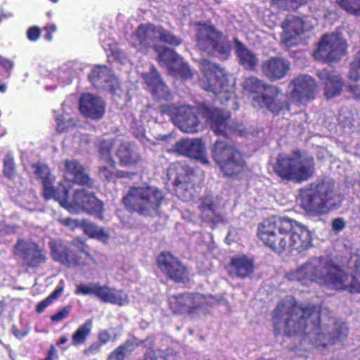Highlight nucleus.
Here are the masks:
<instances>
[{
    "instance_id": "nucleus-1",
    "label": "nucleus",
    "mask_w": 360,
    "mask_h": 360,
    "mask_svg": "<svg viewBox=\"0 0 360 360\" xmlns=\"http://www.w3.org/2000/svg\"><path fill=\"white\" fill-rule=\"evenodd\" d=\"M327 309L316 305L302 307L296 304L292 299L280 302L272 316L276 335L282 333L288 336L299 335L305 336L316 347H325L345 338L348 329L345 323L331 318L332 330L328 326L321 323V314Z\"/></svg>"
},
{
    "instance_id": "nucleus-2",
    "label": "nucleus",
    "mask_w": 360,
    "mask_h": 360,
    "mask_svg": "<svg viewBox=\"0 0 360 360\" xmlns=\"http://www.w3.org/2000/svg\"><path fill=\"white\" fill-rule=\"evenodd\" d=\"M344 248L349 254V259L346 262L341 259L340 262L342 266L354 269V273H347L330 259L320 256L310 258L298 269L288 274V280L299 281L303 285L320 281L331 288L359 293L360 249L353 252V249L346 244H344Z\"/></svg>"
},
{
    "instance_id": "nucleus-3",
    "label": "nucleus",
    "mask_w": 360,
    "mask_h": 360,
    "mask_svg": "<svg viewBox=\"0 0 360 360\" xmlns=\"http://www.w3.org/2000/svg\"><path fill=\"white\" fill-rule=\"evenodd\" d=\"M290 232V239L295 248H308L311 245L312 233L307 226H259L257 236L263 243L274 252H281L286 246L284 237L278 236Z\"/></svg>"
},
{
    "instance_id": "nucleus-4",
    "label": "nucleus",
    "mask_w": 360,
    "mask_h": 360,
    "mask_svg": "<svg viewBox=\"0 0 360 360\" xmlns=\"http://www.w3.org/2000/svg\"><path fill=\"white\" fill-rule=\"evenodd\" d=\"M200 87L212 93L221 104L232 103L236 105V96L225 70L219 65L205 60L202 77L199 81Z\"/></svg>"
},
{
    "instance_id": "nucleus-5",
    "label": "nucleus",
    "mask_w": 360,
    "mask_h": 360,
    "mask_svg": "<svg viewBox=\"0 0 360 360\" xmlns=\"http://www.w3.org/2000/svg\"><path fill=\"white\" fill-rule=\"evenodd\" d=\"M164 200L162 191L155 186H131L123 197L122 202L129 212L149 217L158 212Z\"/></svg>"
},
{
    "instance_id": "nucleus-6",
    "label": "nucleus",
    "mask_w": 360,
    "mask_h": 360,
    "mask_svg": "<svg viewBox=\"0 0 360 360\" xmlns=\"http://www.w3.org/2000/svg\"><path fill=\"white\" fill-rule=\"evenodd\" d=\"M71 185L68 181L59 184V191L54 200L70 210H83L94 214L96 218L103 219V203L96 195L85 189L74 191L72 196L70 195Z\"/></svg>"
},
{
    "instance_id": "nucleus-7",
    "label": "nucleus",
    "mask_w": 360,
    "mask_h": 360,
    "mask_svg": "<svg viewBox=\"0 0 360 360\" xmlns=\"http://www.w3.org/2000/svg\"><path fill=\"white\" fill-rule=\"evenodd\" d=\"M211 155L225 176L237 177L246 167L242 152L226 141L217 140L212 146Z\"/></svg>"
},
{
    "instance_id": "nucleus-8",
    "label": "nucleus",
    "mask_w": 360,
    "mask_h": 360,
    "mask_svg": "<svg viewBox=\"0 0 360 360\" xmlns=\"http://www.w3.org/2000/svg\"><path fill=\"white\" fill-rule=\"evenodd\" d=\"M335 182L323 179L317 184L315 189H306L300 193L301 206L307 212L320 214L336 205Z\"/></svg>"
},
{
    "instance_id": "nucleus-9",
    "label": "nucleus",
    "mask_w": 360,
    "mask_h": 360,
    "mask_svg": "<svg viewBox=\"0 0 360 360\" xmlns=\"http://www.w3.org/2000/svg\"><path fill=\"white\" fill-rule=\"evenodd\" d=\"M196 27V43L199 49L221 58H227L230 48L223 40L222 32L210 22H198Z\"/></svg>"
},
{
    "instance_id": "nucleus-10",
    "label": "nucleus",
    "mask_w": 360,
    "mask_h": 360,
    "mask_svg": "<svg viewBox=\"0 0 360 360\" xmlns=\"http://www.w3.org/2000/svg\"><path fill=\"white\" fill-rule=\"evenodd\" d=\"M216 302L213 296L200 293L184 292L168 297L170 309L175 314L192 315L197 310H205Z\"/></svg>"
},
{
    "instance_id": "nucleus-11",
    "label": "nucleus",
    "mask_w": 360,
    "mask_h": 360,
    "mask_svg": "<svg viewBox=\"0 0 360 360\" xmlns=\"http://www.w3.org/2000/svg\"><path fill=\"white\" fill-rule=\"evenodd\" d=\"M347 43L342 37L337 33H327L319 41L314 57L330 65L338 63L347 53Z\"/></svg>"
},
{
    "instance_id": "nucleus-12",
    "label": "nucleus",
    "mask_w": 360,
    "mask_h": 360,
    "mask_svg": "<svg viewBox=\"0 0 360 360\" xmlns=\"http://www.w3.org/2000/svg\"><path fill=\"white\" fill-rule=\"evenodd\" d=\"M172 174L175 176L173 186L177 197L185 202L192 200L197 193L194 169L186 162H176L172 165Z\"/></svg>"
},
{
    "instance_id": "nucleus-13",
    "label": "nucleus",
    "mask_w": 360,
    "mask_h": 360,
    "mask_svg": "<svg viewBox=\"0 0 360 360\" xmlns=\"http://www.w3.org/2000/svg\"><path fill=\"white\" fill-rule=\"evenodd\" d=\"M291 89L290 96L299 103H305L314 100L318 92V84L314 77L301 74L293 78L288 84Z\"/></svg>"
},
{
    "instance_id": "nucleus-14",
    "label": "nucleus",
    "mask_w": 360,
    "mask_h": 360,
    "mask_svg": "<svg viewBox=\"0 0 360 360\" xmlns=\"http://www.w3.org/2000/svg\"><path fill=\"white\" fill-rule=\"evenodd\" d=\"M15 251L24 264L29 267L36 268L46 262V252L34 242L18 240Z\"/></svg>"
},
{
    "instance_id": "nucleus-15",
    "label": "nucleus",
    "mask_w": 360,
    "mask_h": 360,
    "mask_svg": "<svg viewBox=\"0 0 360 360\" xmlns=\"http://www.w3.org/2000/svg\"><path fill=\"white\" fill-rule=\"evenodd\" d=\"M281 90L277 86L269 87V90L257 95L253 101L260 108H266L274 116L279 115L285 111H290V104L287 101H281L278 96Z\"/></svg>"
},
{
    "instance_id": "nucleus-16",
    "label": "nucleus",
    "mask_w": 360,
    "mask_h": 360,
    "mask_svg": "<svg viewBox=\"0 0 360 360\" xmlns=\"http://www.w3.org/2000/svg\"><path fill=\"white\" fill-rule=\"evenodd\" d=\"M291 63L282 56H271L264 60L260 65L262 75L274 82L285 78L290 70Z\"/></svg>"
},
{
    "instance_id": "nucleus-17",
    "label": "nucleus",
    "mask_w": 360,
    "mask_h": 360,
    "mask_svg": "<svg viewBox=\"0 0 360 360\" xmlns=\"http://www.w3.org/2000/svg\"><path fill=\"white\" fill-rule=\"evenodd\" d=\"M226 108L219 109L218 108H206L205 111L207 116V120L210 121V128L217 135H227L228 122L230 118V110H236L238 105H233L232 103L224 104Z\"/></svg>"
},
{
    "instance_id": "nucleus-18",
    "label": "nucleus",
    "mask_w": 360,
    "mask_h": 360,
    "mask_svg": "<svg viewBox=\"0 0 360 360\" xmlns=\"http://www.w3.org/2000/svg\"><path fill=\"white\" fill-rule=\"evenodd\" d=\"M157 262L162 272L176 282H184L187 279L186 269L168 252H162L158 257Z\"/></svg>"
},
{
    "instance_id": "nucleus-19",
    "label": "nucleus",
    "mask_w": 360,
    "mask_h": 360,
    "mask_svg": "<svg viewBox=\"0 0 360 360\" xmlns=\"http://www.w3.org/2000/svg\"><path fill=\"white\" fill-rule=\"evenodd\" d=\"M175 151L184 156L199 160L209 165L203 142L199 139H181L174 145Z\"/></svg>"
},
{
    "instance_id": "nucleus-20",
    "label": "nucleus",
    "mask_w": 360,
    "mask_h": 360,
    "mask_svg": "<svg viewBox=\"0 0 360 360\" xmlns=\"http://www.w3.org/2000/svg\"><path fill=\"white\" fill-rule=\"evenodd\" d=\"M53 259L68 267L84 265L79 257L68 246L60 241L51 240L49 243Z\"/></svg>"
},
{
    "instance_id": "nucleus-21",
    "label": "nucleus",
    "mask_w": 360,
    "mask_h": 360,
    "mask_svg": "<svg viewBox=\"0 0 360 360\" xmlns=\"http://www.w3.org/2000/svg\"><path fill=\"white\" fill-rule=\"evenodd\" d=\"M30 168L34 175L41 179L42 184V195L45 200L54 199L59 191V185L57 187L53 186V179L49 167L40 162L32 163Z\"/></svg>"
},
{
    "instance_id": "nucleus-22",
    "label": "nucleus",
    "mask_w": 360,
    "mask_h": 360,
    "mask_svg": "<svg viewBox=\"0 0 360 360\" xmlns=\"http://www.w3.org/2000/svg\"><path fill=\"white\" fill-rule=\"evenodd\" d=\"M316 76L323 82L324 95L328 99L340 94L344 86V82L340 75L333 70L324 68L318 70Z\"/></svg>"
},
{
    "instance_id": "nucleus-23",
    "label": "nucleus",
    "mask_w": 360,
    "mask_h": 360,
    "mask_svg": "<svg viewBox=\"0 0 360 360\" xmlns=\"http://www.w3.org/2000/svg\"><path fill=\"white\" fill-rule=\"evenodd\" d=\"M79 109L85 117L98 120L105 112V104L101 99L91 94H84L79 101Z\"/></svg>"
},
{
    "instance_id": "nucleus-24",
    "label": "nucleus",
    "mask_w": 360,
    "mask_h": 360,
    "mask_svg": "<svg viewBox=\"0 0 360 360\" xmlns=\"http://www.w3.org/2000/svg\"><path fill=\"white\" fill-rule=\"evenodd\" d=\"M227 269L229 276L233 278H251L255 271V262L245 255L234 256L231 259Z\"/></svg>"
},
{
    "instance_id": "nucleus-25",
    "label": "nucleus",
    "mask_w": 360,
    "mask_h": 360,
    "mask_svg": "<svg viewBox=\"0 0 360 360\" xmlns=\"http://www.w3.org/2000/svg\"><path fill=\"white\" fill-rule=\"evenodd\" d=\"M198 207L202 222L210 225H217L224 222L222 214L218 211L217 205L210 195L203 196L200 199Z\"/></svg>"
},
{
    "instance_id": "nucleus-26",
    "label": "nucleus",
    "mask_w": 360,
    "mask_h": 360,
    "mask_svg": "<svg viewBox=\"0 0 360 360\" xmlns=\"http://www.w3.org/2000/svg\"><path fill=\"white\" fill-rule=\"evenodd\" d=\"M199 115L200 113L193 109L183 110L175 117V124L184 132L196 133L203 128Z\"/></svg>"
},
{
    "instance_id": "nucleus-27",
    "label": "nucleus",
    "mask_w": 360,
    "mask_h": 360,
    "mask_svg": "<svg viewBox=\"0 0 360 360\" xmlns=\"http://www.w3.org/2000/svg\"><path fill=\"white\" fill-rule=\"evenodd\" d=\"M116 156L122 167H134L141 161L139 147L131 142L120 143L117 149Z\"/></svg>"
},
{
    "instance_id": "nucleus-28",
    "label": "nucleus",
    "mask_w": 360,
    "mask_h": 360,
    "mask_svg": "<svg viewBox=\"0 0 360 360\" xmlns=\"http://www.w3.org/2000/svg\"><path fill=\"white\" fill-rule=\"evenodd\" d=\"M64 164L65 174L71 176L74 183L90 188L94 186V181L85 173L83 166L77 160H66Z\"/></svg>"
},
{
    "instance_id": "nucleus-29",
    "label": "nucleus",
    "mask_w": 360,
    "mask_h": 360,
    "mask_svg": "<svg viewBox=\"0 0 360 360\" xmlns=\"http://www.w3.org/2000/svg\"><path fill=\"white\" fill-rule=\"evenodd\" d=\"M293 155L297 158L293 180L297 182L308 180L314 172V158L311 157L302 158L299 150H295Z\"/></svg>"
},
{
    "instance_id": "nucleus-30",
    "label": "nucleus",
    "mask_w": 360,
    "mask_h": 360,
    "mask_svg": "<svg viewBox=\"0 0 360 360\" xmlns=\"http://www.w3.org/2000/svg\"><path fill=\"white\" fill-rule=\"evenodd\" d=\"M297 158L289 157L285 155H278L276 162L274 167L276 174L285 180H293L295 172Z\"/></svg>"
},
{
    "instance_id": "nucleus-31",
    "label": "nucleus",
    "mask_w": 360,
    "mask_h": 360,
    "mask_svg": "<svg viewBox=\"0 0 360 360\" xmlns=\"http://www.w3.org/2000/svg\"><path fill=\"white\" fill-rule=\"evenodd\" d=\"M236 42V53L238 58L240 64L248 70H256L259 59L255 53L247 48V46L240 41L238 39H235Z\"/></svg>"
},
{
    "instance_id": "nucleus-32",
    "label": "nucleus",
    "mask_w": 360,
    "mask_h": 360,
    "mask_svg": "<svg viewBox=\"0 0 360 360\" xmlns=\"http://www.w3.org/2000/svg\"><path fill=\"white\" fill-rule=\"evenodd\" d=\"M288 39L295 38L304 34L307 28L305 20L299 16L287 15L281 25Z\"/></svg>"
},
{
    "instance_id": "nucleus-33",
    "label": "nucleus",
    "mask_w": 360,
    "mask_h": 360,
    "mask_svg": "<svg viewBox=\"0 0 360 360\" xmlns=\"http://www.w3.org/2000/svg\"><path fill=\"white\" fill-rule=\"evenodd\" d=\"M144 342L135 337L127 339L108 354L107 360H125Z\"/></svg>"
},
{
    "instance_id": "nucleus-34",
    "label": "nucleus",
    "mask_w": 360,
    "mask_h": 360,
    "mask_svg": "<svg viewBox=\"0 0 360 360\" xmlns=\"http://www.w3.org/2000/svg\"><path fill=\"white\" fill-rule=\"evenodd\" d=\"M160 26L151 24L140 25L136 30V37L141 46L148 48L158 41Z\"/></svg>"
},
{
    "instance_id": "nucleus-35",
    "label": "nucleus",
    "mask_w": 360,
    "mask_h": 360,
    "mask_svg": "<svg viewBox=\"0 0 360 360\" xmlns=\"http://www.w3.org/2000/svg\"><path fill=\"white\" fill-rule=\"evenodd\" d=\"M103 290L101 296V300L103 302L111 303L119 306H123L129 302V297L127 293L122 290L110 289L103 285Z\"/></svg>"
},
{
    "instance_id": "nucleus-36",
    "label": "nucleus",
    "mask_w": 360,
    "mask_h": 360,
    "mask_svg": "<svg viewBox=\"0 0 360 360\" xmlns=\"http://www.w3.org/2000/svg\"><path fill=\"white\" fill-rule=\"evenodd\" d=\"M273 86L256 76H250L245 78L243 86V89L250 94H259L262 91L267 92L269 87Z\"/></svg>"
},
{
    "instance_id": "nucleus-37",
    "label": "nucleus",
    "mask_w": 360,
    "mask_h": 360,
    "mask_svg": "<svg viewBox=\"0 0 360 360\" xmlns=\"http://www.w3.org/2000/svg\"><path fill=\"white\" fill-rule=\"evenodd\" d=\"M181 58L172 49L164 47L158 53V62L160 66L165 67L169 70Z\"/></svg>"
},
{
    "instance_id": "nucleus-38",
    "label": "nucleus",
    "mask_w": 360,
    "mask_h": 360,
    "mask_svg": "<svg viewBox=\"0 0 360 360\" xmlns=\"http://www.w3.org/2000/svg\"><path fill=\"white\" fill-rule=\"evenodd\" d=\"M93 322L89 319L81 325L72 337V345H79L85 342L92 329Z\"/></svg>"
},
{
    "instance_id": "nucleus-39",
    "label": "nucleus",
    "mask_w": 360,
    "mask_h": 360,
    "mask_svg": "<svg viewBox=\"0 0 360 360\" xmlns=\"http://www.w3.org/2000/svg\"><path fill=\"white\" fill-rule=\"evenodd\" d=\"M169 71L172 75L185 80L193 77L191 70L188 64L183 61L182 58H181L175 65L172 66Z\"/></svg>"
},
{
    "instance_id": "nucleus-40",
    "label": "nucleus",
    "mask_w": 360,
    "mask_h": 360,
    "mask_svg": "<svg viewBox=\"0 0 360 360\" xmlns=\"http://www.w3.org/2000/svg\"><path fill=\"white\" fill-rule=\"evenodd\" d=\"M103 288V286H101L98 283H90L87 285L80 284L77 286L75 293L83 295H94L101 299Z\"/></svg>"
},
{
    "instance_id": "nucleus-41",
    "label": "nucleus",
    "mask_w": 360,
    "mask_h": 360,
    "mask_svg": "<svg viewBox=\"0 0 360 360\" xmlns=\"http://www.w3.org/2000/svg\"><path fill=\"white\" fill-rule=\"evenodd\" d=\"M80 228L86 235L91 238H95L103 243H106L110 234L101 226H76Z\"/></svg>"
},
{
    "instance_id": "nucleus-42",
    "label": "nucleus",
    "mask_w": 360,
    "mask_h": 360,
    "mask_svg": "<svg viewBox=\"0 0 360 360\" xmlns=\"http://www.w3.org/2000/svg\"><path fill=\"white\" fill-rule=\"evenodd\" d=\"M98 152L101 156L105 159L106 162L114 169L116 167V162L111 156L113 148V143L109 140H102L98 143Z\"/></svg>"
},
{
    "instance_id": "nucleus-43",
    "label": "nucleus",
    "mask_w": 360,
    "mask_h": 360,
    "mask_svg": "<svg viewBox=\"0 0 360 360\" xmlns=\"http://www.w3.org/2000/svg\"><path fill=\"white\" fill-rule=\"evenodd\" d=\"M108 69L105 66H96L89 75V79L93 85H99L107 82Z\"/></svg>"
},
{
    "instance_id": "nucleus-44",
    "label": "nucleus",
    "mask_w": 360,
    "mask_h": 360,
    "mask_svg": "<svg viewBox=\"0 0 360 360\" xmlns=\"http://www.w3.org/2000/svg\"><path fill=\"white\" fill-rule=\"evenodd\" d=\"M158 41L172 46H179L181 43V40L179 38L161 26L159 28Z\"/></svg>"
},
{
    "instance_id": "nucleus-45",
    "label": "nucleus",
    "mask_w": 360,
    "mask_h": 360,
    "mask_svg": "<svg viewBox=\"0 0 360 360\" xmlns=\"http://www.w3.org/2000/svg\"><path fill=\"white\" fill-rule=\"evenodd\" d=\"M153 96L157 100L168 101L172 98L169 88L161 81L159 84L150 89Z\"/></svg>"
},
{
    "instance_id": "nucleus-46",
    "label": "nucleus",
    "mask_w": 360,
    "mask_h": 360,
    "mask_svg": "<svg viewBox=\"0 0 360 360\" xmlns=\"http://www.w3.org/2000/svg\"><path fill=\"white\" fill-rule=\"evenodd\" d=\"M338 2L347 13L360 16V0H338Z\"/></svg>"
},
{
    "instance_id": "nucleus-47",
    "label": "nucleus",
    "mask_w": 360,
    "mask_h": 360,
    "mask_svg": "<svg viewBox=\"0 0 360 360\" xmlns=\"http://www.w3.org/2000/svg\"><path fill=\"white\" fill-rule=\"evenodd\" d=\"M119 338V335L114 328L101 331L98 334V340L101 345H105L110 342H116Z\"/></svg>"
},
{
    "instance_id": "nucleus-48",
    "label": "nucleus",
    "mask_w": 360,
    "mask_h": 360,
    "mask_svg": "<svg viewBox=\"0 0 360 360\" xmlns=\"http://www.w3.org/2000/svg\"><path fill=\"white\" fill-rule=\"evenodd\" d=\"M108 166H98V175L101 178L104 179L107 181H113L119 176L115 172V167L112 169L109 164Z\"/></svg>"
},
{
    "instance_id": "nucleus-49",
    "label": "nucleus",
    "mask_w": 360,
    "mask_h": 360,
    "mask_svg": "<svg viewBox=\"0 0 360 360\" xmlns=\"http://www.w3.org/2000/svg\"><path fill=\"white\" fill-rule=\"evenodd\" d=\"M143 78L150 90L162 81L160 74L154 68L149 72L145 74Z\"/></svg>"
},
{
    "instance_id": "nucleus-50",
    "label": "nucleus",
    "mask_w": 360,
    "mask_h": 360,
    "mask_svg": "<svg viewBox=\"0 0 360 360\" xmlns=\"http://www.w3.org/2000/svg\"><path fill=\"white\" fill-rule=\"evenodd\" d=\"M3 173L6 178L13 179L15 176V165L13 158H6L4 160Z\"/></svg>"
},
{
    "instance_id": "nucleus-51",
    "label": "nucleus",
    "mask_w": 360,
    "mask_h": 360,
    "mask_svg": "<svg viewBox=\"0 0 360 360\" xmlns=\"http://www.w3.org/2000/svg\"><path fill=\"white\" fill-rule=\"evenodd\" d=\"M160 111L162 115H167L172 122L175 124V117L179 115L181 110L176 108L174 105H161L159 107Z\"/></svg>"
},
{
    "instance_id": "nucleus-52",
    "label": "nucleus",
    "mask_w": 360,
    "mask_h": 360,
    "mask_svg": "<svg viewBox=\"0 0 360 360\" xmlns=\"http://www.w3.org/2000/svg\"><path fill=\"white\" fill-rule=\"evenodd\" d=\"M274 4H283L288 10H295L304 3V0H272Z\"/></svg>"
},
{
    "instance_id": "nucleus-53",
    "label": "nucleus",
    "mask_w": 360,
    "mask_h": 360,
    "mask_svg": "<svg viewBox=\"0 0 360 360\" xmlns=\"http://www.w3.org/2000/svg\"><path fill=\"white\" fill-rule=\"evenodd\" d=\"M348 77L354 82H357L360 79V65H357L354 61L350 64Z\"/></svg>"
},
{
    "instance_id": "nucleus-54",
    "label": "nucleus",
    "mask_w": 360,
    "mask_h": 360,
    "mask_svg": "<svg viewBox=\"0 0 360 360\" xmlns=\"http://www.w3.org/2000/svg\"><path fill=\"white\" fill-rule=\"evenodd\" d=\"M71 309L72 307L70 305L64 307L58 312L51 317V321L53 322H58L62 321L69 315Z\"/></svg>"
},
{
    "instance_id": "nucleus-55",
    "label": "nucleus",
    "mask_w": 360,
    "mask_h": 360,
    "mask_svg": "<svg viewBox=\"0 0 360 360\" xmlns=\"http://www.w3.org/2000/svg\"><path fill=\"white\" fill-rule=\"evenodd\" d=\"M41 30L38 26H32L27 30L26 35L31 41H36L41 36Z\"/></svg>"
},
{
    "instance_id": "nucleus-56",
    "label": "nucleus",
    "mask_w": 360,
    "mask_h": 360,
    "mask_svg": "<svg viewBox=\"0 0 360 360\" xmlns=\"http://www.w3.org/2000/svg\"><path fill=\"white\" fill-rule=\"evenodd\" d=\"M0 66L7 72H10L13 68L14 63L9 58L0 55Z\"/></svg>"
},
{
    "instance_id": "nucleus-57",
    "label": "nucleus",
    "mask_w": 360,
    "mask_h": 360,
    "mask_svg": "<svg viewBox=\"0 0 360 360\" xmlns=\"http://www.w3.org/2000/svg\"><path fill=\"white\" fill-rule=\"evenodd\" d=\"M56 121V130L58 132L62 133L67 130L68 126L65 123V118H64L63 115L58 116Z\"/></svg>"
},
{
    "instance_id": "nucleus-58",
    "label": "nucleus",
    "mask_w": 360,
    "mask_h": 360,
    "mask_svg": "<svg viewBox=\"0 0 360 360\" xmlns=\"http://www.w3.org/2000/svg\"><path fill=\"white\" fill-rule=\"evenodd\" d=\"M238 229L235 226H232L226 235V243L230 244L231 243L237 240L238 239Z\"/></svg>"
},
{
    "instance_id": "nucleus-59",
    "label": "nucleus",
    "mask_w": 360,
    "mask_h": 360,
    "mask_svg": "<svg viewBox=\"0 0 360 360\" xmlns=\"http://www.w3.org/2000/svg\"><path fill=\"white\" fill-rule=\"evenodd\" d=\"M63 223L64 225H94L93 223L89 222L87 220L79 221L78 219H71L70 218L65 219Z\"/></svg>"
},
{
    "instance_id": "nucleus-60",
    "label": "nucleus",
    "mask_w": 360,
    "mask_h": 360,
    "mask_svg": "<svg viewBox=\"0 0 360 360\" xmlns=\"http://www.w3.org/2000/svg\"><path fill=\"white\" fill-rule=\"evenodd\" d=\"M46 33L44 34V39L47 41H51L53 39L52 34L56 31V26L54 24L47 25L44 27Z\"/></svg>"
},
{
    "instance_id": "nucleus-61",
    "label": "nucleus",
    "mask_w": 360,
    "mask_h": 360,
    "mask_svg": "<svg viewBox=\"0 0 360 360\" xmlns=\"http://www.w3.org/2000/svg\"><path fill=\"white\" fill-rule=\"evenodd\" d=\"M51 303H52V301L47 297L37 304L36 311L39 314L43 312L44 309L51 304Z\"/></svg>"
},
{
    "instance_id": "nucleus-62",
    "label": "nucleus",
    "mask_w": 360,
    "mask_h": 360,
    "mask_svg": "<svg viewBox=\"0 0 360 360\" xmlns=\"http://www.w3.org/2000/svg\"><path fill=\"white\" fill-rule=\"evenodd\" d=\"M169 356H160L158 358L153 351H148L146 353L143 360H167Z\"/></svg>"
},
{
    "instance_id": "nucleus-63",
    "label": "nucleus",
    "mask_w": 360,
    "mask_h": 360,
    "mask_svg": "<svg viewBox=\"0 0 360 360\" xmlns=\"http://www.w3.org/2000/svg\"><path fill=\"white\" fill-rule=\"evenodd\" d=\"M63 290V287H57L48 297L53 302L54 300L58 297V296L62 293Z\"/></svg>"
},
{
    "instance_id": "nucleus-64",
    "label": "nucleus",
    "mask_w": 360,
    "mask_h": 360,
    "mask_svg": "<svg viewBox=\"0 0 360 360\" xmlns=\"http://www.w3.org/2000/svg\"><path fill=\"white\" fill-rule=\"evenodd\" d=\"M57 352L53 345L51 346L47 356L42 360H53L56 356Z\"/></svg>"
}]
</instances>
